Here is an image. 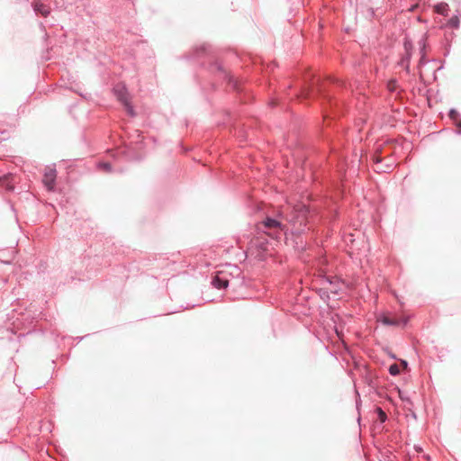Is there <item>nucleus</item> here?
Segmentation results:
<instances>
[{
  "mask_svg": "<svg viewBox=\"0 0 461 461\" xmlns=\"http://www.w3.org/2000/svg\"><path fill=\"white\" fill-rule=\"evenodd\" d=\"M387 88L391 92L395 91L396 90V81L395 80L389 81L387 84Z\"/></svg>",
  "mask_w": 461,
  "mask_h": 461,
  "instance_id": "14",
  "label": "nucleus"
},
{
  "mask_svg": "<svg viewBox=\"0 0 461 461\" xmlns=\"http://www.w3.org/2000/svg\"><path fill=\"white\" fill-rule=\"evenodd\" d=\"M377 321L382 322L384 325H393V326H397V325H400L402 323L403 325H405L406 322H407V320H404L403 321H402L401 320L391 318V317H389L388 315H386L384 313L379 315L378 318H377Z\"/></svg>",
  "mask_w": 461,
  "mask_h": 461,
  "instance_id": "5",
  "label": "nucleus"
},
{
  "mask_svg": "<svg viewBox=\"0 0 461 461\" xmlns=\"http://www.w3.org/2000/svg\"><path fill=\"white\" fill-rule=\"evenodd\" d=\"M33 9L37 14H40L44 17L48 16L50 12V7L41 1H35L33 3Z\"/></svg>",
  "mask_w": 461,
  "mask_h": 461,
  "instance_id": "6",
  "label": "nucleus"
},
{
  "mask_svg": "<svg viewBox=\"0 0 461 461\" xmlns=\"http://www.w3.org/2000/svg\"><path fill=\"white\" fill-rule=\"evenodd\" d=\"M263 225L267 230L277 229V230H283L281 223L275 219L267 218L264 221Z\"/></svg>",
  "mask_w": 461,
  "mask_h": 461,
  "instance_id": "7",
  "label": "nucleus"
},
{
  "mask_svg": "<svg viewBox=\"0 0 461 461\" xmlns=\"http://www.w3.org/2000/svg\"><path fill=\"white\" fill-rule=\"evenodd\" d=\"M56 180V170L54 168L49 167L45 170L42 182L48 190H52L54 188Z\"/></svg>",
  "mask_w": 461,
  "mask_h": 461,
  "instance_id": "4",
  "label": "nucleus"
},
{
  "mask_svg": "<svg viewBox=\"0 0 461 461\" xmlns=\"http://www.w3.org/2000/svg\"><path fill=\"white\" fill-rule=\"evenodd\" d=\"M98 167L100 169H103V170L106 171V172H109L111 170V165L109 163H106V162L98 164Z\"/></svg>",
  "mask_w": 461,
  "mask_h": 461,
  "instance_id": "13",
  "label": "nucleus"
},
{
  "mask_svg": "<svg viewBox=\"0 0 461 461\" xmlns=\"http://www.w3.org/2000/svg\"><path fill=\"white\" fill-rule=\"evenodd\" d=\"M270 245L265 237H258L251 240L249 249L251 254H256L257 258L263 259L265 254L268 253Z\"/></svg>",
  "mask_w": 461,
  "mask_h": 461,
  "instance_id": "1",
  "label": "nucleus"
},
{
  "mask_svg": "<svg viewBox=\"0 0 461 461\" xmlns=\"http://www.w3.org/2000/svg\"><path fill=\"white\" fill-rule=\"evenodd\" d=\"M229 278L227 273L219 271L212 278V285L217 289L226 288L229 285Z\"/></svg>",
  "mask_w": 461,
  "mask_h": 461,
  "instance_id": "3",
  "label": "nucleus"
},
{
  "mask_svg": "<svg viewBox=\"0 0 461 461\" xmlns=\"http://www.w3.org/2000/svg\"><path fill=\"white\" fill-rule=\"evenodd\" d=\"M113 92L117 98L126 106L128 113L131 115H133V110L132 107L130 105L129 98H128V93L124 86V85L117 84L113 87Z\"/></svg>",
  "mask_w": 461,
  "mask_h": 461,
  "instance_id": "2",
  "label": "nucleus"
},
{
  "mask_svg": "<svg viewBox=\"0 0 461 461\" xmlns=\"http://www.w3.org/2000/svg\"><path fill=\"white\" fill-rule=\"evenodd\" d=\"M389 373L392 375H399L400 374V367H399V366L396 365V364L391 365L390 367H389Z\"/></svg>",
  "mask_w": 461,
  "mask_h": 461,
  "instance_id": "11",
  "label": "nucleus"
},
{
  "mask_svg": "<svg viewBox=\"0 0 461 461\" xmlns=\"http://www.w3.org/2000/svg\"><path fill=\"white\" fill-rule=\"evenodd\" d=\"M435 12L442 15H447L448 5L446 3H439L435 5Z\"/></svg>",
  "mask_w": 461,
  "mask_h": 461,
  "instance_id": "9",
  "label": "nucleus"
},
{
  "mask_svg": "<svg viewBox=\"0 0 461 461\" xmlns=\"http://www.w3.org/2000/svg\"><path fill=\"white\" fill-rule=\"evenodd\" d=\"M12 176H5L0 178V185L4 186L7 190H13L14 185L11 183Z\"/></svg>",
  "mask_w": 461,
  "mask_h": 461,
  "instance_id": "8",
  "label": "nucleus"
},
{
  "mask_svg": "<svg viewBox=\"0 0 461 461\" xmlns=\"http://www.w3.org/2000/svg\"><path fill=\"white\" fill-rule=\"evenodd\" d=\"M376 411L378 413V418H379L380 421L384 422L387 418L385 412L381 408H377Z\"/></svg>",
  "mask_w": 461,
  "mask_h": 461,
  "instance_id": "12",
  "label": "nucleus"
},
{
  "mask_svg": "<svg viewBox=\"0 0 461 461\" xmlns=\"http://www.w3.org/2000/svg\"><path fill=\"white\" fill-rule=\"evenodd\" d=\"M447 25L451 28H458L459 27V17L457 15L452 16L448 21Z\"/></svg>",
  "mask_w": 461,
  "mask_h": 461,
  "instance_id": "10",
  "label": "nucleus"
},
{
  "mask_svg": "<svg viewBox=\"0 0 461 461\" xmlns=\"http://www.w3.org/2000/svg\"><path fill=\"white\" fill-rule=\"evenodd\" d=\"M402 366H406L407 363L405 361H402Z\"/></svg>",
  "mask_w": 461,
  "mask_h": 461,
  "instance_id": "15",
  "label": "nucleus"
}]
</instances>
